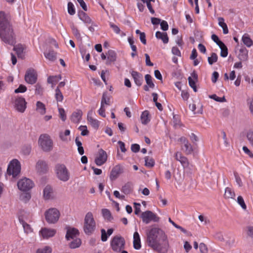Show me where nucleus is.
Instances as JSON below:
<instances>
[{
  "mask_svg": "<svg viewBox=\"0 0 253 253\" xmlns=\"http://www.w3.org/2000/svg\"><path fill=\"white\" fill-rule=\"evenodd\" d=\"M34 185L33 182L28 178H24L18 181L17 186L22 191H27L32 189Z\"/></svg>",
  "mask_w": 253,
  "mask_h": 253,
  "instance_id": "obj_10",
  "label": "nucleus"
},
{
  "mask_svg": "<svg viewBox=\"0 0 253 253\" xmlns=\"http://www.w3.org/2000/svg\"><path fill=\"white\" fill-rule=\"evenodd\" d=\"M61 79L60 75L55 76H50L47 79V82L49 84H55Z\"/></svg>",
  "mask_w": 253,
  "mask_h": 253,
  "instance_id": "obj_36",
  "label": "nucleus"
},
{
  "mask_svg": "<svg viewBox=\"0 0 253 253\" xmlns=\"http://www.w3.org/2000/svg\"><path fill=\"white\" fill-rule=\"evenodd\" d=\"M0 36L2 40L9 44L14 43V34L9 18L3 11H0Z\"/></svg>",
  "mask_w": 253,
  "mask_h": 253,
  "instance_id": "obj_2",
  "label": "nucleus"
},
{
  "mask_svg": "<svg viewBox=\"0 0 253 253\" xmlns=\"http://www.w3.org/2000/svg\"><path fill=\"white\" fill-rule=\"evenodd\" d=\"M81 244V241L79 238H76L74 241L71 242L70 247L72 249H75L79 247Z\"/></svg>",
  "mask_w": 253,
  "mask_h": 253,
  "instance_id": "obj_39",
  "label": "nucleus"
},
{
  "mask_svg": "<svg viewBox=\"0 0 253 253\" xmlns=\"http://www.w3.org/2000/svg\"><path fill=\"white\" fill-rule=\"evenodd\" d=\"M191 77H189L188 78L189 84L190 86L193 88L195 92H197V89L195 84V82L197 81L198 75L195 71H193L191 73Z\"/></svg>",
  "mask_w": 253,
  "mask_h": 253,
  "instance_id": "obj_19",
  "label": "nucleus"
},
{
  "mask_svg": "<svg viewBox=\"0 0 253 253\" xmlns=\"http://www.w3.org/2000/svg\"><path fill=\"white\" fill-rule=\"evenodd\" d=\"M52 189L49 185H47L43 189V197L45 199H49L52 197Z\"/></svg>",
  "mask_w": 253,
  "mask_h": 253,
  "instance_id": "obj_30",
  "label": "nucleus"
},
{
  "mask_svg": "<svg viewBox=\"0 0 253 253\" xmlns=\"http://www.w3.org/2000/svg\"><path fill=\"white\" fill-rule=\"evenodd\" d=\"M21 171V165L20 162L16 159L13 160L8 165L7 173L12 175L13 178L18 176Z\"/></svg>",
  "mask_w": 253,
  "mask_h": 253,
  "instance_id": "obj_7",
  "label": "nucleus"
},
{
  "mask_svg": "<svg viewBox=\"0 0 253 253\" xmlns=\"http://www.w3.org/2000/svg\"><path fill=\"white\" fill-rule=\"evenodd\" d=\"M133 247L135 250H139L141 247L140 238L139 233L135 231L133 234Z\"/></svg>",
  "mask_w": 253,
  "mask_h": 253,
  "instance_id": "obj_24",
  "label": "nucleus"
},
{
  "mask_svg": "<svg viewBox=\"0 0 253 253\" xmlns=\"http://www.w3.org/2000/svg\"><path fill=\"white\" fill-rule=\"evenodd\" d=\"M14 50L15 51L18 57H22L23 56V51L24 48L22 44H18L14 47Z\"/></svg>",
  "mask_w": 253,
  "mask_h": 253,
  "instance_id": "obj_34",
  "label": "nucleus"
},
{
  "mask_svg": "<svg viewBox=\"0 0 253 253\" xmlns=\"http://www.w3.org/2000/svg\"><path fill=\"white\" fill-rule=\"evenodd\" d=\"M146 242L153 250L160 253H166L169 247L168 237L165 232L158 227H153L146 233Z\"/></svg>",
  "mask_w": 253,
  "mask_h": 253,
  "instance_id": "obj_1",
  "label": "nucleus"
},
{
  "mask_svg": "<svg viewBox=\"0 0 253 253\" xmlns=\"http://www.w3.org/2000/svg\"><path fill=\"white\" fill-rule=\"evenodd\" d=\"M145 79L147 84L150 88H153L155 87V84L152 80V77L149 74H147L145 76Z\"/></svg>",
  "mask_w": 253,
  "mask_h": 253,
  "instance_id": "obj_37",
  "label": "nucleus"
},
{
  "mask_svg": "<svg viewBox=\"0 0 253 253\" xmlns=\"http://www.w3.org/2000/svg\"><path fill=\"white\" fill-rule=\"evenodd\" d=\"M105 104L109 105V99L107 98L105 93H103L101 101V105L104 106Z\"/></svg>",
  "mask_w": 253,
  "mask_h": 253,
  "instance_id": "obj_55",
  "label": "nucleus"
},
{
  "mask_svg": "<svg viewBox=\"0 0 253 253\" xmlns=\"http://www.w3.org/2000/svg\"><path fill=\"white\" fill-rule=\"evenodd\" d=\"M110 26L115 33H116L117 34L120 33V29L117 25H116L112 23H110Z\"/></svg>",
  "mask_w": 253,
  "mask_h": 253,
  "instance_id": "obj_58",
  "label": "nucleus"
},
{
  "mask_svg": "<svg viewBox=\"0 0 253 253\" xmlns=\"http://www.w3.org/2000/svg\"><path fill=\"white\" fill-rule=\"evenodd\" d=\"M242 41L244 44L246 45L247 47H251L253 44V42L252 40V39L250 38L249 35L247 34H245L242 38Z\"/></svg>",
  "mask_w": 253,
  "mask_h": 253,
  "instance_id": "obj_29",
  "label": "nucleus"
},
{
  "mask_svg": "<svg viewBox=\"0 0 253 253\" xmlns=\"http://www.w3.org/2000/svg\"><path fill=\"white\" fill-rule=\"evenodd\" d=\"M220 52V56L223 57H226L228 55V49L226 46L221 48Z\"/></svg>",
  "mask_w": 253,
  "mask_h": 253,
  "instance_id": "obj_59",
  "label": "nucleus"
},
{
  "mask_svg": "<svg viewBox=\"0 0 253 253\" xmlns=\"http://www.w3.org/2000/svg\"><path fill=\"white\" fill-rule=\"evenodd\" d=\"M40 233L43 238H48L53 237L56 233V230L53 229L44 228L41 229Z\"/></svg>",
  "mask_w": 253,
  "mask_h": 253,
  "instance_id": "obj_20",
  "label": "nucleus"
},
{
  "mask_svg": "<svg viewBox=\"0 0 253 253\" xmlns=\"http://www.w3.org/2000/svg\"><path fill=\"white\" fill-rule=\"evenodd\" d=\"M31 198V195L28 193H25L21 194L20 200L24 203H27Z\"/></svg>",
  "mask_w": 253,
  "mask_h": 253,
  "instance_id": "obj_45",
  "label": "nucleus"
},
{
  "mask_svg": "<svg viewBox=\"0 0 253 253\" xmlns=\"http://www.w3.org/2000/svg\"><path fill=\"white\" fill-rule=\"evenodd\" d=\"M125 240L121 236H114L111 241V247L112 250L116 252H121L125 248Z\"/></svg>",
  "mask_w": 253,
  "mask_h": 253,
  "instance_id": "obj_6",
  "label": "nucleus"
},
{
  "mask_svg": "<svg viewBox=\"0 0 253 253\" xmlns=\"http://www.w3.org/2000/svg\"><path fill=\"white\" fill-rule=\"evenodd\" d=\"M238 58L241 61H246L248 59V51L246 48H242L239 50Z\"/></svg>",
  "mask_w": 253,
  "mask_h": 253,
  "instance_id": "obj_26",
  "label": "nucleus"
},
{
  "mask_svg": "<svg viewBox=\"0 0 253 253\" xmlns=\"http://www.w3.org/2000/svg\"><path fill=\"white\" fill-rule=\"evenodd\" d=\"M79 234V232L78 229L75 228H70L67 230L66 238L68 240L70 239H74Z\"/></svg>",
  "mask_w": 253,
  "mask_h": 253,
  "instance_id": "obj_22",
  "label": "nucleus"
},
{
  "mask_svg": "<svg viewBox=\"0 0 253 253\" xmlns=\"http://www.w3.org/2000/svg\"><path fill=\"white\" fill-rule=\"evenodd\" d=\"M132 191V184L130 182L126 183L122 188L121 191L125 194H128Z\"/></svg>",
  "mask_w": 253,
  "mask_h": 253,
  "instance_id": "obj_31",
  "label": "nucleus"
},
{
  "mask_svg": "<svg viewBox=\"0 0 253 253\" xmlns=\"http://www.w3.org/2000/svg\"><path fill=\"white\" fill-rule=\"evenodd\" d=\"M55 98L57 102H61L63 99V96L58 87L55 89Z\"/></svg>",
  "mask_w": 253,
  "mask_h": 253,
  "instance_id": "obj_41",
  "label": "nucleus"
},
{
  "mask_svg": "<svg viewBox=\"0 0 253 253\" xmlns=\"http://www.w3.org/2000/svg\"><path fill=\"white\" fill-rule=\"evenodd\" d=\"M93 111L92 110L89 111L87 113V120L94 128L97 129L99 126V122L98 120L93 118Z\"/></svg>",
  "mask_w": 253,
  "mask_h": 253,
  "instance_id": "obj_15",
  "label": "nucleus"
},
{
  "mask_svg": "<svg viewBox=\"0 0 253 253\" xmlns=\"http://www.w3.org/2000/svg\"><path fill=\"white\" fill-rule=\"evenodd\" d=\"M82 115L83 112L81 110H76L72 114L71 117V121L75 123H78L82 118Z\"/></svg>",
  "mask_w": 253,
  "mask_h": 253,
  "instance_id": "obj_25",
  "label": "nucleus"
},
{
  "mask_svg": "<svg viewBox=\"0 0 253 253\" xmlns=\"http://www.w3.org/2000/svg\"><path fill=\"white\" fill-rule=\"evenodd\" d=\"M199 248L201 253H207L208 249L206 245L205 244H200Z\"/></svg>",
  "mask_w": 253,
  "mask_h": 253,
  "instance_id": "obj_60",
  "label": "nucleus"
},
{
  "mask_svg": "<svg viewBox=\"0 0 253 253\" xmlns=\"http://www.w3.org/2000/svg\"><path fill=\"white\" fill-rule=\"evenodd\" d=\"M27 102L25 99L22 97L17 98L14 102V106L16 110L20 113H23L26 108Z\"/></svg>",
  "mask_w": 253,
  "mask_h": 253,
  "instance_id": "obj_13",
  "label": "nucleus"
},
{
  "mask_svg": "<svg viewBox=\"0 0 253 253\" xmlns=\"http://www.w3.org/2000/svg\"><path fill=\"white\" fill-rule=\"evenodd\" d=\"M27 90V87L25 85L23 84H20L19 87L15 89L14 92L15 93H23L26 92Z\"/></svg>",
  "mask_w": 253,
  "mask_h": 253,
  "instance_id": "obj_49",
  "label": "nucleus"
},
{
  "mask_svg": "<svg viewBox=\"0 0 253 253\" xmlns=\"http://www.w3.org/2000/svg\"><path fill=\"white\" fill-rule=\"evenodd\" d=\"M183 145L181 148L186 155L191 154L193 151V149L191 144L189 142L188 140L184 137H181L179 139Z\"/></svg>",
  "mask_w": 253,
  "mask_h": 253,
  "instance_id": "obj_14",
  "label": "nucleus"
},
{
  "mask_svg": "<svg viewBox=\"0 0 253 253\" xmlns=\"http://www.w3.org/2000/svg\"><path fill=\"white\" fill-rule=\"evenodd\" d=\"M45 219L49 223H55L59 219V211L55 208L49 209L45 213Z\"/></svg>",
  "mask_w": 253,
  "mask_h": 253,
  "instance_id": "obj_8",
  "label": "nucleus"
},
{
  "mask_svg": "<svg viewBox=\"0 0 253 253\" xmlns=\"http://www.w3.org/2000/svg\"><path fill=\"white\" fill-rule=\"evenodd\" d=\"M237 202L241 206L242 208L246 210L247 208L244 200L241 196H239L237 198Z\"/></svg>",
  "mask_w": 253,
  "mask_h": 253,
  "instance_id": "obj_51",
  "label": "nucleus"
},
{
  "mask_svg": "<svg viewBox=\"0 0 253 253\" xmlns=\"http://www.w3.org/2000/svg\"><path fill=\"white\" fill-rule=\"evenodd\" d=\"M68 12L71 15H73L76 13V10L73 3L71 2L68 3Z\"/></svg>",
  "mask_w": 253,
  "mask_h": 253,
  "instance_id": "obj_43",
  "label": "nucleus"
},
{
  "mask_svg": "<svg viewBox=\"0 0 253 253\" xmlns=\"http://www.w3.org/2000/svg\"><path fill=\"white\" fill-rule=\"evenodd\" d=\"M55 172L57 178L63 182H66L70 178V172L63 164L56 165L55 167Z\"/></svg>",
  "mask_w": 253,
  "mask_h": 253,
  "instance_id": "obj_5",
  "label": "nucleus"
},
{
  "mask_svg": "<svg viewBox=\"0 0 253 253\" xmlns=\"http://www.w3.org/2000/svg\"><path fill=\"white\" fill-rule=\"evenodd\" d=\"M247 137L251 145L253 147V131L249 130L247 133Z\"/></svg>",
  "mask_w": 253,
  "mask_h": 253,
  "instance_id": "obj_48",
  "label": "nucleus"
},
{
  "mask_svg": "<svg viewBox=\"0 0 253 253\" xmlns=\"http://www.w3.org/2000/svg\"><path fill=\"white\" fill-rule=\"evenodd\" d=\"M123 168L120 166H116L111 170L110 178L112 180L116 179L118 176L123 173Z\"/></svg>",
  "mask_w": 253,
  "mask_h": 253,
  "instance_id": "obj_16",
  "label": "nucleus"
},
{
  "mask_svg": "<svg viewBox=\"0 0 253 253\" xmlns=\"http://www.w3.org/2000/svg\"><path fill=\"white\" fill-rule=\"evenodd\" d=\"M78 16L80 20L86 24H91L93 25V22L91 18L84 11H80L78 13Z\"/></svg>",
  "mask_w": 253,
  "mask_h": 253,
  "instance_id": "obj_23",
  "label": "nucleus"
},
{
  "mask_svg": "<svg viewBox=\"0 0 253 253\" xmlns=\"http://www.w3.org/2000/svg\"><path fill=\"white\" fill-rule=\"evenodd\" d=\"M224 196L226 198L234 199L235 197V194L231 188L227 187L225 190Z\"/></svg>",
  "mask_w": 253,
  "mask_h": 253,
  "instance_id": "obj_35",
  "label": "nucleus"
},
{
  "mask_svg": "<svg viewBox=\"0 0 253 253\" xmlns=\"http://www.w3.org/2000/svg\"><path fill=\"white\" fill-rule=\"evenodd\" d=\"M234 174L237 184L240 187L242 186L243 184L241 178L239 177V175L237 172H234Z\"/></svg>",
  "mask_w": 253,
  "mask_h": 253,
  "instance_id": "obj_62",
  "label": "nucleus"
},
{
  "mask_svg": "<svg viewBox=\"0 0 253 253\" xmlns=\"http://www.w3.org/2000/svg\"><path fill=\"white\" fill-rule=\"evenodd\" d=\"M171 52L174 55L178 56H181V52L178 47L174 46L172 48Z\"/></svg>",
  "mask_w": 253,
  "mask_h": 253,
  "instance_id": "obj_64",
  "label": "nucleus"
},
{
  "mask_svg": "<svg viewBox=\"0 0 253 253\" xmlns=\"http://www.w3.org/2000/svg\"><path fill=\"white\" fill-rule=\"evenodd\" d=\"M36 167L39 172L44 173L47 170V163L43 160H39L37 163Z\"/></svg>",
  "mask_w": 253,
  "mask_h": 253,
  "instance_id": "obj_21",
  "label": "nucleus"
},
{
  "mask_svg": "<svg viewBox=\"0 0 253 253\" xmlns=\"http://www.w3.org/2000/svg\"><path fill=\"white\" fill-rule=\"evenodd\" d=\"M35 94L38 95H42L43 92V88L42 86L38 84L35 86Z\"/></svg>",
  "mask_w": 253,
  "mask_h": 253,
  "instance_id": "obj_53",
  "label": "nucleus"
},
{
  "mask_svg": "<svg viewBox=\"0 0 253 253\" xmlns=\"http://www.w3.org/2000/svg\"><path fill=\"white\" fill-rule=\"evenodd\" d=\"M36 111L41 115H44L46 113L45 105L40 101H37L36 103Z\"/></svg>",
  "mask_w": 253,
  "mask_h": 253,
  "instance_id": "obj_28",
  "label": "nucleus"
},
{
  "mask_svg": "<svg viewBox=\"0 0 253 253\" xmlns=\"http://www.w3.org/2000/svg\"><path fill=\"white\" fill-rule=\"evenodd\" d=\"M70 134V131L68 129H67L65 131L64 133L60 132L59 134L60 138L63 141H66L68 140L67 136H69Z\"/></svg>",
  "mask_w": 253,
  "mask_h": 253,
  "instance_id": "obj_46",
  "label": "nucleus"
},
{
  "mask_svg": "<svg viewBox=\"0 0 253 253\" xmlns=\"http://www.w3.org/2000/svg\"><path fill=\"white\" fill-rule=\"evenodd\" d=\"M96 223L92 212H88L85 215L84 231L86 234L90 235L95 229Z\"/></svg>",
  "mask_w": 253,
  "mask_h": 253,
  "instance_id": "obj_4",
  "label": "nucleus"
},
{
  "mask_svg": "<svg viewBox=\"0 0 253 253\" xmlns=\"http://www.w3.org/2000/svg\"><path fill=\"white\" fill-rule=\"evenodd\" d=\"M79 129L81 131V135L85 136L88 135L89 132L85 126H81L79 127Z\"/></svg>",
  "mask_w": 253,
  "mask_h": 253,
  "instance_id": "obj_54",
  "label": "nucleus"
},
{
  "mask_svg": "<svg viewBox=\"0 0 253 253\" xmlns=\"http://www.w3.org/2000/svg\"><path fill=\"white\" fill-rule=\"evenodd\" d=\"M209 97L219 102H224L226 101V99L224 96L222 97H219L216 94L210 95Z\"/></svg>",
  "mask_w": 253,
  "mask_h": 253,
  "instance_id": "obj_47",
  "label": "nucleus"
},
{
  "mask_svg": "<svg viewBox=\"0 0 253 253\" xmlns=\"http://www.w3.org/2000/svg\"><path fill=\"white\" fill-rule=\"evenodd\" d=\"M218 56L215 53L212 52L211 54V56L209 57L208 58V63L210 65H212L214 63L217 62Z\"/></svg>",
  "mask_w": 253,
  "mask_h": 253,
  "instance_id": "obj_38",
  "label": "nucleus"
},
{
  "mask_svg": "<svg viewBox=\"0 0 253 253\" xmlns=\"http://www.w3.org/2000/svg\"><path fill=\"white\" fill-rule=\"evenodd\" d=\"M101 240H102V241H103V242L106 241L108 239V236L107 235L105 230L104 229H102L101 230Z\"/></svg>",
  "mask_w": 253,
  "mask_h": 253,
  "instance_id": "obj_61",
  "label": "nucleus"
},
{
  "mask_svg": "<svg viewBox=\"0 0 253 253\" xmlns=\"http://www.w3.org/2000/svg\"><path fill=\"white\" fill-rule=\"evenodd\" d=\"M155 36L158 39L161 40L164 43L166 44L168 43L169 37L167 33L157 31L156 33Z\"/></svg>",
  "mask_w": 253,
  "mask_h": 253,
  "instance_id": "obj_27",
  "label": "nucleus"
},
{
  "mask_svg": "<svg viewBox=\"0 0 253 253\" xmlns=\"http://www.w3.org/2000/svg\"><path fill=\"white\" fill-rule=\"evenodd\" d=\"M108 59L111 62L115 61L116 59V54L113 50H110L107 53Z\"/></svg>",
  "mask_w": 253,
  "mask_h": 253,
  "instance_id": "obj_44",
  "label": "nucleus"
},
{
  "mask_svg": "<svg viewBox=\"0 0 253 253\" xmlns=\"http://www.w3.org/2000/svg\"><path fill=\"white\" fill-rule=\"evenodd\" d=\"M38 143L42 151L50 152L53 148V142L51 137L47 134H41L38 139Z\"/></svg>",
  "mask_w": 253,
  "mask_h": 253,
  "instance_id": "obj_3",
  "label": "nucleus"
},
{
  "mask_svg": "<svg viewBox=\"0 0 253 253\" xmlns=\"http://www.w3.org/2000/svg\"><path fill=\"white\" fill-rule=\"evenodd\" d=\"M51 249L49 247H45L42 249H39L37 251V253H51Z\"/></svg>",
  "mask_w": 253,
  "mask_h": 253,
  "instance_id": "obj_52",
  "label": "nucleus"
},
{
  "mask_svg": "<svg viewBox=\"0 0 253 253\" xmlns=\"http://www.w3.org/2000/svg\"><path fill=\"white\" fill-rule=\"evenodd\" d=\"M25 80L26 83L33 84H35L37 80V74L36 71L32 69H28L25 75Z\"/></svg>",
  "mask_w": 253,
  "mask_h": 253,
  "instance_id": "obj_11",
  "label": "nucleus"
},
{
  "mask_svg": "<svg viewBox=\"0 0 253 253\" xmlns=\"http://www.w3.org/2000/svg\"><path fill=\"white\" fill-rule=\"evenodd\" d=\"M155 164L153 159L149 157H145V165L146 167L151 168L154 166Z\"/></svg>",
  "mask_w": 253,
  "mask_h": 253,
  "instance_id": "obj_40",
  "label": "nucleus"
},
{
  "mask_svg": "<svg viewBox=\"0 0 253 253\" xmlns=\"http://www.w3.org/2000/svg\"><path fill=\"white\" fill-rule=\"evenodd\" d=\"M148 116L149 112L148 111H145L142 113L140 117V120L142 124L146 125L150 121Z\"/></svg>",
  "mask_w": 253,
  "mask_h": 253,
  "instance_id": "obj_33",
  "label": "nucleus"
},
{
  "mask_svg": "<svg viewBox=\"0 0 253 253\" xmlns=\"http://www.w3.org/2000/svg\"><path fill=\"white\" fill-rule=\"evenodd\" d=\"M72 32L74 34V35L75 36V37L78 40H81L82 37L81 36V34L79 31V30L77 29V28L73 26L72 28Z\"/></svg>",
  "mask_w": 253,
  "mask_h": 253,
  "instance_id": "obj_50",
  "label": "nucleus"
},
{
  "mask_svg": "<svg viewBox=\"0 0 253 253\" xmlns=\"http://www.w3.org/2000/svg\"><path fill=\"white\" fill-rule=\"evenodd\" d=\"M141 218L142 221L146 224H149L151 221L158 222L160 220V217L156 213L150 211L143 212L141 214Z\"/></svg>",
  "mask_w": 253,
  "mask_h": 253,
  "instance_id": "obj_9",
  "label": "nucleus"
},
{
  "mask_svg": "<svg viewBox=\"0 0 253 253\" xmlns=\"http://www.w3.org/2000/svg\"><path fill=\"white\" fill-rule=\"evenodd\" d=\"M60 117L63 121H65L66 119V116L65 113V110L63 108L58 109Z\"/></svg>",
  "mask_w": 253,
  "mask_h": 253,
  "instance_id": "obj_56",
  "label": "nucleus"
},
{
  "mask_svg": "<svg viewBox=\"0 0 253 253\" xmlns=\"http://www.w3.org/2000/svg\"><path fill=\"white\" fill-rule=\"evenodd\" d=\"M181 95L182 99L185 101H187L189 97V94L186 90H182Z\"/></svg>",
  "mask_w": 253,
  "mask_h": 253,
  "instance_id": "obj_63",
  "label": "nucleus"
},
{
  "mask_svg": "<svg viewBox=\"0 0 253 253\" xmlns=\"http://www.w3.org/2000/svg\"><path fill=\"white\" fill-rule=\"evenodd\" d=\"M45 58L51 61H54L56 59V53L53 50H49L47 52H44Z\"/></svg>",
  "mask_w": 253,
  "mask_h": 253,
  "instance_id": "obj_32",
  "label": "nucleus"
},
{
  "mask_svg": "<svg viewBox=\"0 0 253 253\" xmlns=\"http://www.w3.org/2000/svg\"><path fill=\"white\" fill-rule=\"evenodd\" d=\"M130 74L133 79L135 84L138 86H141L143 81V78L142 74L138 72L131 71Z\"/></svg>",
  "mask_w": 253,
  "mask_h": 253,
  "instance_id": "obj_17",
  "label": "nucleus"
},
{
  "mask_svg": "<svg viewBox=\"0 0 253 253\" xmlns=\"http://www.w3.org/2000/svg\"><path fill=\"white\" fill-rule=\"evenodd\" d=\"M107 153L102 149L98 150L97 155L95 157L94 162L98 166H101L106 163L107 160Z\"/></svg>",
  "mask_w": 253,
  "mask_h": 253,
  "instance_id": "obj_12",
  "label": "nucleus"
},
{
  "mask_svg": "<svg viewBox=\"0 0 253 253\" xmlns=\"http://www.w3.org/2000/svg\"><path fill=\"white\" fill-rule=\"evenodd\" d=\"M174 157L175 159L179 161L184 168L188 167L189 162L186 157L183 156L181 153L177 152L175 153Z\"/></svg>",
  "mask_w": 253,
  "mask_h": 253,
  "instance_id": "obj_18",
  "label": "nucleus"
},
{
  "mask_svg": "<svg viewBox=\"0 0 253 253\" xmlns=\"http://www.w3.org/2000/svg\"><path fill=\"white\" fill-rule=\"evenodd\" d=\"M161 28L164 31H166L169 29V25L166 21L163 20L160 22Z\"/></svg>",
  "mask_w": 253,
  "mask_h": 253,
  "instance_id": "obj_57",
  "label": "nucleus"
},
{
  "mask_svg": "<svg viewBox=\"0 0 253 253\" xmlns=\"http://www.w3.org/2000/svg\"><path fill=\"white\" fill-rule=\"evenodd\" d=\"M102 213L104 218L108 220H110L112 218L110 211L107 209H102Z\"/></svg>",
  "mask_w": 253,
  "mask_h": 253,
  "instance_id": "obj_42",
  "label": "nucleus"
}]
</instances>
